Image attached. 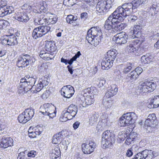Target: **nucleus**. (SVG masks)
Instances as JSON below:
<instances>
[{
    "label": "nucleus",
    "mask_w": 159,
    "mask_h": 159,
    "mask_svg": "<svg viewBox=\"0 0 159 159\" xmlns=\"http://www.w3.org/2000/svg\"><path fill=\"white\" fill-rule=\"evenodd\" d=\"M133 154L132 151L131 149V148L129 149L127 151L126 153V156L128 157H131Z\"/></svg>",
    "instance_id": "338daca9"
},
{
    "label": "nucleus",
    "mask_w": 159,
    "mask_h": 159,
    "mask_svg": "<svg viewBox=\"0 0 159 159\" xmlns=\"http://www.w3.org/2000/svg\"><path fill=\"white\" fill-rule=\"evenodd\" d=\"M141 61L143 65L149 63L150 61V60L149 57H147L145 56H143L141 57Z\"/></svg>",
    "instance_id": "49530a36"
},
{
    "label": "nucleus",
    "mask_w": 159,
    "mask_h": 159,
    "mask_svg": "<svg viewBox=\"0 0 159 159\" xmlns=\"http://www.w3.org/2000/svg\"><path fill=\"white\" fill-rule=\"evenodd\" d=\"M119 18L117 14L114 11L105 21L104 26L105 29L107 30L114 29L115 24H116L118 22L122 21Z\"/></svg>",
    "instance_id": "1a4fd4ad"
},
{
    "label": "nucleus",
    "mask_w": 159,
    "mask_h": 159,
    "mask_svg": "<svg viewBox=\"0 0 159 159\" xmlns=\"http://www.w3.org/2000/svg\"><path fill=\"white\" fill-rule=\"evenodd\" d=\"M44 3H43V5H41L39 7V11L41 12H45L47 11V8L45 7L44 5Z\"/></svg>",
    "instance_id": "e2e57ef3"
},
{
    "label": "nucleus",
    "mask_w": 159,
    "mask_h": 159,
    "mask_svg": "<svg viewBox=\"0 0 159 159\" xmlns=\"http://www.w3.org/2000/svg\"><path fill=\"white\" fill-rule=\"evenodd\" d=\"M117 55V51L115 49L108 51L101 62L102 68L103 70H107L110 68L112 66Z\"/></svg>",
    "instance_id": "f257e3e1"
},
{
    "label": "nucleus",
    "mask_w": 159,
    "mask_h": 159,
    "mask_svg": "<svg viewBox=\"0 0 159 159\" xmlns=\"http://www.w3.org/2000/svg\"><path fill=\"white\" fill-rule=\"evenodd\" d=\"M138 74L134 70L128 74L126 77L127 81L132 82L134 81L138 77Z\"/></svg>",
    "instance_id": "72a5a7b5"
},
{
    "label": "nucleus",
    "mask_w": 159,
    "mask_h": 159,
    "mask_svg": "<svg viewBox=\"0 0 159 159\" xmlns=\"http://www.w3.org/2000/svg\"><path fill=\"white\" fill-rule=\"evenodd\" d=\"M128 36L124 32H121L117 34L113 39L117 44H122L126 43Z\"/></svg>",
    "instance_id": "f3484780"
},
{
    "label": "nucleus",
    "mask_w": 159,
    "mask_h": 159,
    "mask_svg": "<svg viewBox=\"0 0 159 159\" xmlns=\"http://www.w3.org/2000/svg\"><path fill=\"white\" fill-rule=\"evenodd\" d=\"M62 135L61 133H59L53 136L52 140L53 143L57 144L60 143L62 139Z\"/></svg>",
    "instance_id": "c9c22d12"
},
{
    "label": "nucleus",
    "mask_w": 159,
    "mask_h": 159,
    "mask_svg": "<svg viewBox=\"0 0 159 159\" xmlns=\"http://www.w3.org/2000/svg\"><path fill=\"white\" fill-rule=\"evenodd\" d=\"M156 117L154 113L150 114L148 116V118L145 122V125L152 128H154L157 125Z\"/></svg>",
    "instance_id": "6ab92c4d"
},
{
    "label": "nucleus",
    "mask_w": 159,
    "mask_h": 159,
    "mask_svg": "<svg viewBox=\"0 0 159 159\" xmlns=\"http://www.w3.org/2000/svg\"><path fill=\"white\" fill-rule=\"evenodd\" d=\"M77 111V108L76 106L72 104L70 105L67 110L62 112L60 117V121L64 122L72 119L75 117Z\"/></svg>",
    "instance_id": "20e7f679"
},
{
    "label": "nucleus",
    "mask_w": 159,
    "mask_h": 159,
    "mask_svg": "<svg viewBox=\"0 0 159 159\" xmlns=\"http://www.w3.org/2000/svg\"><path fill=\"white\" fill-rule=\"evenodd\" d=\"M81 55L80 51H78L75 54V56L73 57L69 61L68 63L70 65H71L73 63L74 61L76 60L77 58L79 57Z\"/></svg>",
    "instance_id": "c03bdc74"
},
{
    "label": "nucleus",
    "mask_w": 159,
    "mask_h": 159,
    "mask_svg": "<svg viewBox=\"0 0 159 159\" xmlns=\"http://www.w3.org/2000/svg\"><path fill=\"white\" fill-rule=\"evenodd\" d=\"M49 17V18L45 17L43 15H40L35 17L34 19V24L36 25H46L47 24L51 23L53 24L56 23L57 21V17L55 15H53Z\"/></svg>",
    "instance_id": "423d86ee"
},
{
    "label": "nucleus",
    "mask_w": 159,
    "mask_h": 159,
    "mask_svg": "<svg viewBox=\"0 0 159 159\" xmlns=\"http://www.w3.org/2000/svg\"><path fill=\"white\" fill-rule=\"evenodd\" d=\"M23 9L27 11V12H28L32 9L31 6L27 4H24L23 6Z\"/></svg>",
    "instance_id": "0e129e2a"
},
{
    "label": "nucleus",
    "mask_w": 159,
    "mask_h": 159,
    "mask_svg": "<svg viewBox=\"0 0 159 159\" xmlns=\"http://www.w3.org/2000/svg\"><path fill=\"white\" fill-rule=\"evenodd\" d=\"M95 88L93 87L87 88L85 89L86 92H87L89 94H92V95H94V92Z\"/></svg>",
    "instance_id": "864d4df0"
},
{
    "label": "nucleus",
    "mask_w": 159,
    "mask_h": 159,
    "mask_svg": "<svg viewBox=\"0 0 159 159\" xmlns=\"http://www.w3.org/2000/svg\"><path fill=\"white\" fill-rule=\"evenodd\" d=\"M99 116L98 114L96 113L93 114L91 115L89 120V124L92 125L96 124L98 120Z\"/></svg>",
    "instance_id": "e433bc0d"
},
{
    "label": "nucleus",
    "mask_w": 159,
    "mask_h": 159,
    "mask_svg": "<svg viewBox=\"0 0 159 159\" xmlns=\"http://www.w3.org/2000/svg\"><path fill=\"white\" fill-rule=\"evenodd\" d=\"M98 84H97L98 87L99 88L103 86L106 84V80L102 78L99 77L98 78L97 80Z\"/></svg>",
    "instance_id": "37998d69"
},
{
    "label": "nucleus",
    "mask_w": 159,
    "mask_h": 159,
    "mask_svg": "<svg viewBox=\"0 0 159 159\" xmlns=\"http://www.w3.org/2000/svg\"><path fill=\"white\" fill-rule=\"evenodd\" d=\"M126 26V24L121 23L117 25H115L114 29L116 31H120L124 29Z\"/></svg>",
    "instance_id": "ea45409f"
},
{
    "label": "nucleus",
    "mask_w": 159,
    "mask_h": 159,
    "mask_svg": "<svg viewBox=\"0 0 159 159\" xmlns=\"http://www.w3.org/2000/svg\"><path fill=\"white\" fill-rule=\"evenodd\" d=\"M156 83L153 80L146 81L144 82L140 83L138 87L140 92L147 93L152 92L156 88Z\"/></svg>",
    "instance_id": "6e6552de"
},
{
    "label": "nucleus",
    "mask_w": 159,
    "mask_h": 159,
    "mask_svg": "<svg viewBox=\"0 0 159 159\" xmlns=\"http://www.w3.org/2000/svg\"><path fill=\"white\" fill-rule=\"evenodd\" d=\"M134 64L133 63H127L125 64L120 65L119 67L123 69V73L127 74L134 67Z\"/></svg>",
    "instance_id": "7c9ffc66"
},
{
    "label": "nucleus",
    "mask_w": 159,
    "mask_h": 159,
    "mask_svg": "<svg viewBox=\"0 0 159 159\" xmlns=\"http://www.w3.org/2000/svg\"><path fill=\"white\" fill-rule=\"evenodd\" d=\"M14 11V9L13 7H9L8 8L0 7V17L12 13Z\"/></svg>",
    "instance_id": "c756f323"
},
{
    "label": "nucleus",
    "mask_w": 159,
    "mask_h": 159,
    "mask_svg": "<svg viewBox=\"0 0 159 159\" xmlns=\"http://www.w3.org/2000/svg\"><path fill=\"white\" fill-rule=\"evenodd\" d=\"M1 43L2 44L4 45H8V36H6L3 39H2L1 41Z\"/></svg>",
    "instance_id": "bf43d9fd"
},
{
    "label": "nucleus",
    "mask_w": 159,
    "mask_h": 159,
    "mask_svg": "<svg viewBox=\"0 0 159 159\" xmlns=\"http://www.w3.org/2000/svg\"><path fill=\"white\" fill-rule=\"evenodd\" d=\"M74 88L70 85L64 86L61 89V95L67 98H70L74 94Z\"/></svg>",
    "instance_id": "2eb2a0df"
},
{
    "label": "nucleus",
    "mask_w": 159,
    "mask_h": 159,
    "mask_svg": "<svg viewBox=\"0 0 159 159\" xmlns=\"http://www.w3.org/2000/svg\"><path fill=\"white\" fill-rule=\"evenodd\" d=\"M13 139L10 137L6 139H3L1 142V146L4 149L13 145Z\"/></svg>",
    "instance_id": "cd10ccee"
},
{
    "label": "nucleus",
    "mask_w": 159,
    "mask_h": 159,
    "mask_svg": "<svg viewBox=\"0 0 159 159\" xmlns=\"http://www.w3.org/2000/svg\"><path fill=\"white\" fill-rule=\"evenodd\" d=\"M136 136V134L134 133H131L129 134V136L127 138L125 142V143L128 145L133 143L134 141Z\"/></svg>",
    "instance_id": "58836bf2"
},
{
    "label": "nucleus",
    "mask_w": 159,
    "mask_h": 159,
    "mask_svg": "<svg viewBox=\"0 0 159 159\" xmlns=\"http://www.w3.org/2000/svg\"><path fill=\"white\" fill-rule=\"evenodd\" d=\"M47 79L46 78H44L43 79H41L39 80V83L43 86L44 87L48 84V82L47 80Z\"/></svg>",
    "instance_id": "8fccbe9b"
},
{
    "label": "nucleus",
    "mask_w": 159,
    "mask_h": 159,
    "mask_svg": "<svg viewBox=\"0 0 159 159\" xmlns=\"http://www.w3.org/2000/svg\"><path fill=\"white\" fill-rule=\"evenodd\" d=\"M34 61V58L28 55H26L22 57H19L18 58L17 66L19 67H25Z\"/></svg>",
    "instance_id": "ddd939ff"
},
{
    "label": "nucleus",
    "mask_w": 159,
    "mask_h": 159,
    "mask_svg": "<svg viewBox=\"0 0 159 159\" xmlns=\"http://www.w3.org/2000/svg\"><path fill=\"white\" fill-rule=\"evenodd\" d=\"M86 38L89 43L96 47L101 42L102 37L101 36H99L93 37H86Z\"/></svg>",
    "instance_id": "bb28decb"
},
{
    "label": "nucleus",
    "mask_w": 159,
    "mask_h": 159,
    "mask_svg": "<svg viewBox=\"0 0 159 159\" xmlns=\"http://www.w3.org/2000/svg\"><path fill=\"white\" fill-rule=\"evenodd\" d=\"M44 49L47 51L49 52L54 54V52L56 49L55 44L52 41H47L44 46Z\"/></svg>",
    "instance_id": "393cba45"
},
{
    "label": "nucleus",
    "mask_w": 159,
    "mask_h": 159,
    "mask_svg": "<svg viewBox=\"0 0 159 159\" xmlns=\"http://www.w3.org/2000/svg\"><path fill=\"white\" fill-rule=\"evenodd\" d=\"M60 151L58 146H57L52 150L51 156L52 159H60Z\"/></svg>",
    "instance_id": "2f4dec72"
},
{
    "label": "nucleus",
    "mask_w": 159,
    "mask_h": 159,
    "mask_svg": "<svg viewBox=\"0 0 159 159\" xmlns=\"http://www.w3.org/2000/svg\"><path fill=\"white\" fill-rule=\"evenodd\" d=\"M22 81H23L24 82H26L28 84V89L30 90L32 89L34 86V84H35L36 80L32 77H29L25 79H21Z\"/></svg>",
    "instance_id": "473e14b6"
},
{
    "label": "nucleus",
    "mask_w": 159,
    "mask_h": 159,
    "mask_svg": "<svg viewBox=\"0 0 159 159\" xmlns=\"http://www.w3.org/2000/svg\"><path fill=\"white\" fill-rule=\"evenodd\" d=\"M66 20L68 23H71L75 21L76 19H75V17L73 15H70L67 16L66 18Z\"/></svg>",
    "instance_id": "de8ad7c7"
},
{
    "label": "nucleus",
    "mask_w": 159,
    "mask_h": 159,
    "mask_svg": "<svg viewBox=\"0 0 159 159\" xmlns=\"http://www.w3.org/2000/svg\"><path fill=\"white\" fill-rule=\"evenodd\" d=\"M17 159H26L25 158V152H20L19 154Z\"/></svg>",
    "instance_id": "052dcab7"
},
{
    "label": "nucleus",
    "mask_w": 159,
    "mask_h": 159,
    "mask_svg": "<svg viewBox=\"0 0 159 159\" xmlns=\"http://www.w3.org/2000/svg\"><path fill=\"white\" fill-rule=\"evenodd\" d=\"M138 1L139 0H133L131 3L132 4L134 9H136L139 6V3Z\"/></svg>",
    "instance_id": "603ef678"
},
{
    "label": "nucleus",
    "mask_w": 159,
    "mask_h": 159,
    "mask_svg": "<svg viewBox=\"0 0 159 159\" xmlns=\"http://www.w3.org/2000/svg\"><path fill=\"white\" fill-rule=\"evenodd\" d=\"M107 2L105 1H101L98 2L96 6V11L100 13L105 12L107 6Z\"/></svg>",
    "instance_id": "5701e85b"
},
{
    "label": "nucleus",
    "mask_w": 159,
    "mask_h": 159,
    "mask_svg": "<svg viewBox=\"0 0 159 159\" xmlns=\"http://www.w3.org/2000/svg\"><path fill=\"white\" fill-rule=\"evenodd\" d=\"M76 0H64L63 3L67 7H71L76 3Z\"/></svg>",
    "instance_id": "a19ab883"
},
{
    "label": "nucleus",
    "mask_w": 159,
    "mask_h": 159,
    "mask_svg": "<svg viewBox=\"0 0 159 159\" xmlns=\"http://www.w3.org/2000/svg\"><path fill=\"white\" fill-rule=\"evenodd\" d=\"M56 108L54 106L49 103L45 104L40 111L43 115L49 116L50 119H52L56 115Z\"/></svg>",
    "instance_id": "9b49d317"
},
{
    "label": "nucleus",
    "mask_w": 159,
    "mask_h": 159,
    "mask_svg": "<svg viewBox=\"0 0 159 159\" xmlns=\"http://www.w3.org/2000/svg\"><path fill=\"white\" fill-rule=\"evenodd\" d=\"M50 53L46 52L45 51H42L40 52L39 56L43 59L46 60H49L52 59L54 57V56L50 57Z\"/></svg>",
    "instance_id": "4c0bfd02"
},
{
    "label": "nucleus",
    "mask_w": 159,
    "mask_h": 159,
    "mask_svg": "<svg viewBox=\"0 0 159 159\" xmlns=\"http://www.w3.org/2000/svg\"><path fill=\"white\" fill-rule=\"evenodd\" d=\"M108 118V115L105 113H102L100 116L101 122L107 124V119Z\"/></svg>",
    "instance_id": "a18cd8bd"
},
{
    "label": "nucleus",
    "mask_w": 159,
    "mask_h": 159,
    "mask_svg": "<svg viewBox=\"0 0 159 159\" xmlns=\"http://www.w3.org/2000/svg\"><path fill=\"white\" fill-rule=\"evenodd\" d=\"M7 1L6 0H0V7H5V8H8L9 7H12V6H7Z\"/></svg>",
    "instance_id": "3c124183"
},
{
    "label": "nucleus",
    "mask_w": 159,
    "mask_h": 159,
    "mask_svg": "<svg viewBox=\"0 0 159 159\" xmlns=\"http://www.w3.org/2000/svg\"><path fill=\"white\" fill-rule=\"evenodd\" d=\"M88 14L87 12H84L82 13L80 15V18L81 19L85 20L87 17Z\"/></svg>",
    "instance_id": "69168bd1"
},
{
    "label": "nucleus",
    "mask_w": 159,
    "mask_h": 159,
    "mask_svg": "<svg viewBox=\"0 0 159 159\" xmlns=\"http://www.w3.org/2000/svg\"><path fill=\"white\" fill-rule=\"evenodd\" d=\"M37 154V152L34 151H31L27 154L28 156L30 157H34Z\"/></svg>",
    "instance_id": "5fc2aeb1"
},
{
    "label": "nucleus",
    "mask_w": 159,
    "mask_h": 159,
    "mask_svg": "<svg viewBox=\"0 0 159 159\" xmlns=\"http://www.w3.org/2000/svg\"><path fill=\"white\" fill-rule=\"evenodd\" d=\"M126 50L129 53H134L135 55H138L140 48L136 46L135 42L130 41L127 44Z\"/></svg>",
    "instance_id": "a211bd4d"
},
{
    "label": "nucleus",
    "mask_w": 159,
    "mask_h": 159,
    "mask_svg": "<svg viewBox=\"0 0 159 159\" xmlns=\"http://www.w3.org/2000/svg\"><path fill=\"white\" fill-rule=\"evenodd\" d=\"M118 91V88L116 85L111 84L109 85L108 87L107 92L103 98V104L108 107H110L112 101L111 97L115 95Z\"/></svg>",
    "instance_id": "7ed1b4c3"
},
{
    "label": "nucleus",
    "mask_w": 159,
    "mask_h": 159,
    "mask_svg": "<svg viewBox=\"0 0 159 159\" xmlns=\"http://www.w3.org/2000/svg\"><path fill=\"white\" fill-rule=\"evenodd\" d=\"M49 24L47 25H43L35 28L41 36H43L47 34L50 30V27L49 25Z\"/></svg>",
    "instance_id": "a878e982"
},
{
    "label": "nucleus",
    "mask_w": 159,
    "mask_h": 159,
    "mask_svg": "<svg viewBox=\"0 0 159 159\" xmlns=\"http://www.w3.org/2000/svg\"><path fill=\"white\" fill-rule=\"evenodd\" d=\"M150 102L147 105V107L149 108H154L159 107V95L152 97L149 99Z\"/></svg>",
    "instance_id": "b1692460"
},
{
    "label": "nucleus",
    "mask_w": 159,
    "mask_h": 159,
    "mask_svg": "<svg viewBox=\"0 0 159 159\" xmlns=\"http://www.w3.org/2000/svg\"><path fill=\"white\" fill-rule=\"evenodd\" d=\"M8 38V45H14L17 44V38L15 35L12 34L7 35Z\"/></svg>",
    "instance_id": "f704fd0d"
},
{
    "label": "nucleus",
    "mask_w": 159,
    "mask_h": 159,
    "mask_svg": "<svg viewBox=\"0 0 159 159\" xmlns=\"http://www.w3.org/2000/svg\"><path fill=\"white\" fill-rule=\"evenodd\" d=\"M102 33L99 27H92L87 32L86 37L101 36Z\"/></svg>",
    "instance_id": "aec40b11"
},
{
    "label": "nucleus",
    "mask_w": 159,
    "mask_h": 159,
    "mask_svg": "<svg viewBox=\"0 0 159 159\" xmlns=\"http://www.w3.org/2000/svg\"><path fill=\"white\" fill-rule=\"evenodd\" d=\"M28 84L26 82H24L23 81L21 80L19 86L18 87V92L20 95H22L27 92L30 89H28Z\"/></svg>",
    "instance_id": "c85d7f7f"
},
{
    "label": "nucleus",
    "mask_w": 159,
    "mask_h": 159,
    "mask_svg": "<svg viewBox=\"0 0 159 159\" xmlns=\"http://www.w3.org/2000/svg\"><path fill=\"white\" fill-rule=\"evenodd\" d=\"M115 140L114 134L110 130H107L102 134L101 145L103 148H111Z\"/></svg>",
    "instance_id": "39448f33"
},
{
    "label": "nucleus",
    "mask_w": 159,
    "mask_h": 159,
    "mask_svg": "<svg viewBox=\"0 0 159 159\" xmlns=\"http://www.w3.org/2000/svg\"><path fill=\"white\" fill-rule=\"evenodd\" d=\"M96 147V143L93 141H90L88 144L84 143L82 145V151L85 154H89L94 151Z\"/></svg>",
    "instance_id": "dca6fc26"
},
{
    "label": "nucleus",
    "mask_w": 159,
    "mask_h": 159,
    "mask_svg": "<svg viewBox=\"0 0 159 159\" xmlns=\"http://www.w3.org/2000/svg\"><path fill=\"white\" fill-rule=\"evenodd\" d=\"M158 155L156 151L145 149L137 153L133 159H153Z\"/></svg>",
    "instance_id": "9d476101"
},
{
    "label": "nucleus",
    "mask_w": 159,
    "mask_h": 159,
    "mask_svg": "<svg viewBox=\"0 0 159 159\" xmlns=\"http://www.w3.org/2000/svg\"><path fill=\"white\" fill-rule=\"evenodd\" d=\"M134 71L138 74L139 76L142 72L143 69L141 67H138L136 68Z\"/></svg>",
    "instance_id": "680f3d73"
},
{
    "label": "nucleus",
    "mask_w": 159,
    "mask_h": 159,
    "mask_svg": "<svg viewBox=\"0 0 159 159\" xmlns=\"http://www.w3.org/2000/svg\"><path fill=\"white\" fill-rule=\"evenodd\" d=\"M137 116L134 112H128L124 114L120 119V126H128L135 122Z\"/></svg>",
    "instance_id": "0eeeda50"
},
{
    "label": "nucleus",
    "mask_w": 159,
    "mask_h": 159,
    "mask_svg": "<svg viewBox=\"0 0 159 159\" xmlns=\"http://www.w3.org/2000/svg\"><path fill=\"white\" fill-rule=\"evenodd\" d=\"M41 128L39 126L30 127L28 131L29 136L31 138H34L37 135H39L41 133Z\"/></svg>",
    "instance_id": "4be33fe9"
},
{
    "label": "nucleus",
    "mask_w": 159,
    "mask_h": 159,
    "mask_svg": "<svg viewBox=\"0 0 159 159\" xmlns=\"http://www.w3.org/2000/svg\"><path fill=\"white\" fill-rule=\"evenodd\" d=\"M133 9L131 3H125L122 6L117 8L114 12L119 17V19L123 21L126 16H129L133 12Z\"/></svg>",
    "instance_id": "f03ea898"
},
{
    "label": "nucleus",
    "mask_w": 159,
    "mask_h": 159,
    "mask_svg": "<svg viewBox=\"0 0 159 159\" xmlns=\"http://www.w3.org/2000/svg\"><path fill=\"white\" fill-rule=\"evenodd\" d=\"M94 96L91 95L88 96L84 98V97L82 99L79 100L80 104L83 107H85L87 106H89L93 103L94 102Z\"/></svg>",
    "instance_id": "412c9836"
},
{
    "label": "nucleus",
    "mask_w": 159,
    "mask_h": 159,
    "mask_svg": "<svg viewBox=\"0 0 159 159\" xmlns=\"http://www.w3.org/2000/svg\"><path fill=\"white\" fill-rule=\"evenodd\" d=\"M32 36L33 38L35 39L38 38L42 37L40 34L38 33L37 31H36L35 29H34L33 30Z\"/></svg>",
    "instance_id": "09e8293b"
},
{
    "label": "nucleus",
    "mask_w": 159,
    "mask_h": 159,
    "mask_svg": "<svg viewBox=\"0 0 159 159\" xmlns=\"http://www.w3.org/2000/svg\"><path fill=\"white\" fill-rule=\"evenodd\" d=\"M80 124V122L78 121L75 122L73 125V126L74 129H76L79 127Z\"/></svg>",
    "instance_id": "774afa93"
},
{
    "label": "nucleus",
    "mask_w": 159,
    "mask_h": 159,
    "mask_svg": "<svg viewBox=\"0 0 159 159\" xmlns=\"http://www.w3.org/2000/svg\"><path fill=\"white\" fill-rule=\"evenodd\" d=\"M107 125V124L99 121L97 126V129L99 132L103 130Z\"/></svg>",
    "instance_id": "79ce46f5"
},
{
    "label": "nucleus",
    "mask_w": 159,
    "mask_h": 159,
    "mask_svg": "<svg viewBox=\"0 0 159 159\" xmlns=\"http://www.w3.org/2000/svg\"><path fill=\"white\" fill-rule=\"evenodd\" d=\"M34 110L30 108L25 110L18 116V119L20 123H25L32 119L34 114Z\"/></svg>",
    "instance_id": "f8f14e48"
},
{
    "label": "nucleus",
    "mask_w": 159,
    "mask_h": 159,
    "mask_svg": "<svg viewBox=\"0 0 159 159\" xmlns=\"http://www.w3.org/2000/svg\"><path fill=\"white\" fill-rule=\"evenodd\" d=\"M12 13H14L13 18L19 21L27 22L30 19L28 15L23 11L14 10Z\"/></svg>",
    "instance_id": "4468645a"
},
{
    "label": "nucleus",
    "mask_w": 159,
    "mask_h": 159,
    "mask_svg": "<svg viewBox=\"0 0 159 159\" xmlns=\"http://www.w3.org/2000/svg\"><path fill=\"white\" fill-rule=\"evenodd\" d=\"M141 29V26L138 25H135L134 26L133 28V33L134 34H135L136 33L137 34L138 33L137 32V30H139Z\"/></svg>",
    "instance_id": "4d7b16f0"
},
{
    "label": "nucleus",
    "mask_w": 159,
    "mask_h": 159,
    "mask_svg": "<svg viewBox=\"0 0 159 159\" xmlns=\"http://www.w3.org/2000/svg\"><path fill=\"white\" fill-rule=\"evenodd\" d=\"M43 88V86L41 84L39 83V82L36 85L35 89V91L37 92H39Z\"/></svg>",
    "instance_id": "6e6d98bb"
},
{
    "label": "nucleus",
    "mask_w": 159,
    "mask_h": 159,
    "mask_svg": "<svg viewBox=\"0 0 159 159\" xmlns=\"http://www.w3.org/2000/svg\"><path fill=\"white\" fill-rule=\"evenodd\" d=\"M138 19V17L135 16H131L128 18V21H130V22H133Z\"/></svg>",
    "instance_id": "13d9d810"
}]
</instances>
